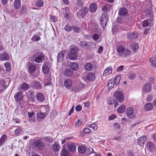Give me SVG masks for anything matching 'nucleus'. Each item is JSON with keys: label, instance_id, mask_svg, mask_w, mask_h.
<instances>
[{"label": "nucleus", "instance_id": "obj_1", "mask_svg": "<svg viewBox=\"0 0 156 156\" xmlns=\"http://www.w3.org/2000/svg\"><path fill=\"white\" fill-rule=\"evenodd\" d=\"M116 51L117 55L123 58H126L131 54V52L129 49L126 48L122 45L116 47Z\"/></svg>", "mask_w": 156, "mask_h": 156}, {"label": "nucleus", "instance_id": "obj_2", "mask_svg": "<svg viewBox=\"0 0 156 156\" xmlns=\"http://www.w3.org/2000/svg\"><path fill=\"white\" fill-rule=\"evenodd\" d=\"M34 57H36L35 58V61L38 63L41 62L43 60H45L46 56L42 52L38 51L34 55Z\"/></svg>", "mask_w": 156, "mask_h": 156}, {"label": "nucleus", "instance_id": "obj_3", "mask_svg": "<svg viewBox=\"0 0 156 156\" xmlns=\"http://www.w3.org/2000/svg\"><path fill=\"white\" fill-rule=\"evenodd\" d=\"M113 96L119 103H122L124 99L123 93L120 91H116L114 93Z\"/></svg>", "mask_w": 156, "mask_h": 156}, {"label": "nucleus", "instance_id": "obj_4", "mask_svg": "<svg viewBox=\"0 0 156 156\" xmlns=\"http://www.w3.org/2000/svg\"><path fill=\"white\" fill-rule=\"evenodd\" d=\"M88 9L87 7H83L77 12V16L80 18H83L88 12Z\"/></svg>", "mask_w": 156, "mask_h": 156}, {"label": "nucleus", "instance_id": "obj_5", "mask_svg": "<svg viewBox=\"0 0 156 156\" xmlns=\"http://www.w3.org/2000/svg\"><path fill=\"white\" fill-rule=\"evenodd\" d=\"M108 19V16L106 13L102 14L100 18V23L102 27H106Z\"/></svg>", "mask_w": 156, "mask_h": 156}, {"label": "nucleus", "instance_id": "obj_6", "mask_svg": "<svg viewBox=\"0 0 156 156\" xmlns=\"http://www.w3.org/2000/svg\"><path fill=\"white\" fill-rule=\"evenodd\" d=\"M34 147L39 150H43L44 147L43 143L40 140H36L34 142Z\"/></svg>", "mask_w": 156, "mask_h": 156}, {"label": "nucleus", "instance_id": "obj_7", "mask_svg": "<svg viewBox=\"0 0 156 156\" xmlns=\"http://www.w3.org/2000/svg\"><path fill=\"white\" fill-rule=\"evenodd\" d=\"M50 66V65L48 62H45L44 63L42 67V70L44 74H47L49 72Z\"/></svg>", "mask_w": 156, "mask_h": 156}, {"label": "nucleus", "instance_id": "obj_8", "mask_svg": "<svg viewBox=\"0 0 156 156\" xmlns=\"http://www.w3.org/2000/svg\"><path fill=\"white\" fill-rule=\"evenodd\" d=\"M24 95L21 92H18L16 93L14 96V98L16 102L21 101L23 99Z\"/></svg>", "mask_w": 156, "mask_h": 156}, {"label": "nucleus", "instance_id": "obj_9", "mask_svg": "<svg viewBox=\"0 0 156 156\" xmlns=\"http://www.w3.org/2000/svg\"><path fill=\"white\" fill-rule=\"evenodd\" d=\"M66 52V50H63L60 51L58 53L57 56V59L58 62H61L63 60Z\"/></svg>", "mask_w": 156, "mask_h": 156}, {"label": "nucleus", "instance_id": "obj_10", "mask_svg": "<svg viewBox=\"0 0 156 156\" xmlns=\"http://www.w3.org/2000/svg\"><path fill=\"white\" fill-rule=\"evenodd\" d=\"M128 13V11L127 9L124 7L120 8L118 11V15L122 17L126 16Z\"/></svg>", "mask_w": 156, "mask_h": 156}, {"label": "nucleus", "instance_id": "obj_11", "mask_svg": "<svg viewBox=\"0 0 156 156\" xmlns=\"http://www.w3.org/2000/svg\"><path fill=\"white\" fill-rule=\"evenodd\" d=\"M84 87V85L82 83H79L72 87V90L75 92H77L81 90Z\"/></svg>", "mask_w": 156, "mask_h": 156}, {"label": "nucleus", "instance_id": "obj_12", "mask_svg": "<svg viewBox=\"0 0 156 156\" xmlns=\"http://www.w3.org/2000/svg\"><path fill=\"white\" fill-rule=\"evenodd\" d=\"M126 37L129 40H133L137 38V34L136 33L130 32L126 34Z\"/></svg>", "mask_w": 156, "mask_h": 156}, {"label": "nucleus", "instance_id": "obj_13", "mask_svg": "<svg viewBox=\"0 0 156 156\" xmlns=\"http://www.w3.org/2000/svg\"><path fill=\"white\" fill-rule=\"evenodd\" d=\"M98 8L97 4L95 2H93L89 6L90 12L91 13H94L96 12Z\"/></svg>", "mask_w": 156, "mask_h": 156}, {"label": "nucleus", "instance_id": "obj_14", "mask_svg": "<svg viewBox=\"0 0 156 156\" xmlns=\"http://www.w3.org/2000/svg\"><path fill=\"white\" fill-rule=\"evenodd\" d=\"M151 84L150 83H146L144 85L143 90L145 93H148L151 90Z\"/></svg>", "mask_w": 156, "mask_h": 156}, {"label": "nucleus", "instance_id": "obj_15", "mask_svg": "<svg viewBox=\"0 0 156 156\" xmlns=\"http://www.w3.org/2000/svg\"><path fill=\"white\" fill-rule=\"evenodd\" d=\"M66 147L68 150L71 152L74 151L76 150V147L74 143H71L68 144Z\"/></svg>", "mask_w": 156, "mask_h": 156}, {"label": "nucleus", "instance_id": "obj_16", "mask_svg": "<svg viewBox=\"0 0 156 156\" xmlns=\"http://www.w3.org/2000/svg\"><path fill=\"white\" fill-rule=\"evenodd\" d=\"M63 73L64 76L69 77L73 74V71L70 68H66Z\"/></svg>", "mask_w": 156, "mask_h": 156}, {"label": "nucleus", "instance_id": "obj_17", "mask_svg": "<svg viewBox=\"0 0 156 156\" xmlns=\"http://www.w3.org/2000/svg\"><path fill=\"white\" fill-rule=\"evenodd\" d=\"M72 80L69 79H67L64 80V84L66 88L69 89L72 85Z\"/></svg>", "mask_w": 156, "mask_h": 156}, {"label": "nucleus", "instance_id": "obj_18", "mask_svg": "<svg viewBox=\"0 0 156 156\" xmlns=\"http://www.w3.org/2000/svg\"><path fill=\"white\" fill-rule=\"evenodd\" d=\"M36 97L37 100L40 102L43 101L45 99L44 95L40 92H38L36 94Z\"/></svg>", "mask_w": 156, "mask_h": 156}, {"label": "nucleus", "instance_id": "obj_19", "mask_svg": "<svg viewBox=\"0 0 156 156\" xmlns=\"http://www.w3.org/2000/svg\"><path fill=\"white\" fill-rule=\"evenodd\" d=\"M147 140V137L145 136H144L138 138V144L141 146H143Z\"/></svg>", "mask_w": 156, "mask_h": 156}, {"label": "nucleus", "instance_id": "obj_20", "mask_svg": "<svg viewBox=\"0 0 156 156\" xmlns=\"http://www.w3.org/2000/svg\"><path fill=\"white\" fill-rule=\"evenodd\" d=\"M10 83L9 80H1L0 81V86H1L4 88L7 87Z\"/></svg>", "mask_w": 156, "mask_h": 156}, {"label": "nucleus", "instance_id": "obj_21", "mask_svg": "<svg viewBox=\"0 0 156 156\" xmlns=\"http://www.w3.org/2000/svg\"><path fill=\"white\" fill-rule=\"evenodd\" d=\"M79 66L78 64L74 62L71 63L69 65V68L74 71L77 70L79 68Z\"/></svg>", "mask_w": 156, "mask_h": 156}, {"label": "nucleus", "instance_id": "obj_22", "mask_svg": "<svg viewBox=\"0 0 156 156\" xmlns=\"http://www.w3.org/2000/svg\"><path fill=\"white\" fill-rule=\"evenodd\" d=\"M112 9V5L108 4L102 6L101 7V9L103 12H109Z\"/></svg>", "mask_w": 156, "mask_h": 156}, {"label": "nucleus", "instance_id": "obj_23", "mask_svg": "<svg viewBox=\"0 0 156 156\" xmlns=\"http://www.w3.org/2000/svg\"><path fill=\"white\" fill-rule=\"evenodd\" d=\"M36 69V66L34 65L31 64L29 66L28 68L29 73L31 74V76H34V75L33 74V73L34 72Z\"/></svg>", "mask_w": 156, "mask_h": 156}, {"label": "nucleus", "instance_id": "obj_24", "mask_svg": "<svg viewBox=\"0 0 156 156\" xmlns=\"http://www.w3.org/2000/svg\"><path fill=\"white\" fill-rule=\"evenodd\" d=\"M86 78L88 80L93 81L95 80V75L94 73H90L86 76Z\"/></svg>", "mask_w": 156, "mask_h": 156}, {"label": "nucleus", "instance_id": "obj_25", "mask_svg": "<svg viewBox=\"0 0 156 156\" xmlns=\"http://www.w3.org/2000/svg\"><path fill=\"white\" fill-rule=\"evenodd\" d=\"M112 67L111 66L107 68L104 71L103 75L104 76H105L111 74L112 72Z\"/></svg>", "mask_w": 156, "mask_h": 156}, {"label": "nucleus", "instance_id": "obj_26", "mask_svg": "<svg viewBox=\"0 0 156 156\" xmlns=\"http://www.w3.org/2000/svg\"><path fill=\"white\" fill-rule=\"evenodd\" d=\"M21 4V0H15L13 4L14 8L15 9H18L20 8Z\"/></svg>", "mask_w": 156, "mask_h": 156}, {"label": "nucleus", "instance_id": "obj_27", "mask_svg": "<svg viewBox=\"0 0 156 156\" xmlns=\"http://www.w3.org/2000/svg\"><path fill=\"white\" fill-rule=\"evenodd\" d=\"M77 57V54L72 53L71 52L69 53L68 54V58L71 60H75L76 59Z\"/></svg>", "mask_w": 156, "mask_h": 156}, {"label": "nucleus", "instance_id": "obj_28", "mask_svg": "<svg viewBox=\"0 0 156 156\" xmlns=\"http://www.w3.org/2000/svg\"><path fill=\"white\" fill-rule=\"evenodd\" d=\"M147 147L148 150L150 151L154 150L155 148L154 144L151 142H149L147 143Z\"/></svg>", "mask_w": 156, "mask_h": 156}, {"label": "nucleus", "instance_id": "obj_29", "mask_svg": "<svg viewBox=\"0 0 156 156\" xmlns=\"http://www.w3.org/2000/svg\"><path fill=\"white\" fill-rule=\"evenodd\" d=\"M91 45V43L90 42H87L85 41H82L80 42V45L81 47H89Z\"/></svg>", "mask_w": 156, "mask_h": 156}, {"label": "nucleus", "instance_id": "obj_30", "mask_svg": "<svg viewBox=\"0 0 156 156\" xmlns=\"http://www.w3.org/2000/svg\"><path fill=\"white\" fill-rule=\"evenodd\" d=\"M7 138V136L6 135L3 134L2 135L0 139V147L4 144Z\"/></svg>", "mask_w": 156, "mask_h": 156}, {"label": "nucleus", "instance_id": "obj_31", "mask_svg": "<svg viewBox=\"0 0 156 156\" xmlns=\"http://www.w3.org/2000/svg\"><path fill=\"white\" fill-rule=\"evenodd\" d=\"M93 65L91 63L88 62L84 65V68L86 70L90 71L93 68Z\"/></svg>", "mask_w": 156, "mask_h": 156}, {"label": "nucleus", "instance_id": "obj_32", "mask_svg": "<svg viewBox=\"0 0 156 156\" xmlns=\"http://www.w3.org/2000/svg\"><path fill=\"white\" fill-rule=\"evenodd\" d=\"M33 86L34 88L37 89H40L41 87L40 83L37 81H34L33 82Z\"/></svg>", "mask_w": 156, "mask_h": 156}, {"label": "nucleus", "instance_id": "obj_33", "mask_svg": "<svg viewBox=\"0 0 156 156\" xmlns=\"http://www.w3.org/2000/svg\"><path fill=\"white\" fill-rule=\"evenodd\" d=\"M70 52L72 53L77 54L79 51L78 48L76 46H73L71 47L69 49Z\"/></svg>", "mask_w": 156, "mask_h": 156}, {"label": "nucleus", "instance_id": "obj_34", "mask_svg": "<svg viewBox=\"0 0 156 156\" xmlns=\"http://www.w3.org/2000/svg\"><path fill=\"white\" fill-rule=\"evenodd\" d=\"M35 113L34 112H32L31 113L28 112V115L29 118V121L30 122H34L35 120L33 115H34Z\"/></svg>", "mask_w": 156, "mask_h": 156}, {"label": "nucleus", "instance_id": "obj_35", "mask_svg": "<svg viewBox=\"0 0 156 156\" xmlns=\"http://www.w3.org/2000/svg\"><path fill=\"white\" fill-rule=\"evenodd\" d=\"M86 151V147L84 146H80L78 147V152L81 154L84 153Z\"/></svg>", "mask_w": 156, "mask_h": 156}, {"label": "nucleus", "instance_id": "obj_36", "mask_svg": "<svg viewBox=\"0 0 156 156\" xmlns=\"http://www.w3.org/2000/svg\"><path fill=\"white\" fill-rule=\"evenodd\" d=\"M9 58V56L7 54L5 53L0 55V59L2 61L8 60Z\"/></svg>", "mask_w": 156, "mask_h": 156}, {"label": "nucleus", "instance_id": "obj_37", "mask_svg": "<svg viewBox=\"0 0 156 156\" xmlns=\"http://www.w3.org/2000/svg\"><path fill=\"white\" fill-rule=\"evenodd\" d=\"M121 77V76L120 75H117L115 77L114 83L115 84L116 86L118 85L119 83L120 82Z\"/></svg>", "mask_w": 156, "mask_h": 156}, {"label": "nucleus", "instance_id": "obj_38", "mask_svg": "<svg viewBox=\"0 0 156 156\" xmlns=\"http://www.w3.org/2000/svg\"><path fill=\"white\" fill-rule=\"evenodd\" d=\"M144 107L146 110L150 111L153 108V105L151 103H147L144 105Z\"/></svg>", "mask_w": 156, "mask_h": 156}, {"label": "nucleus", "instance_id": "obj_39", "mask_svg": "<svg viewBox=\"0 0 156 156\" xmlns=\"http://www.w3.org/2000/svg\"><path fill=\"white\" fill-rule=\"evenodd\" d=\"M125 106L122 105L118 108L117 112L119 113H122L125 111Z\"/></svg>", "mask_w": 156, "mask_h": 156}, {"label": "nucleus", "instance_id": "obj_40", "mask_svg": "<svg viewBox=\"0 0 156 156\" xmlns=\"http://www.w3.org/2000/svg\"><path fill=\"white\" fill-rule=\"evenodd\" d=\"M84 5V2L82 0H76V5L78 7H81Z\"/></svg>", "mask_w": 156, "mask_h": 156}, {"label": "nucleus", "instance_id": "obj_41", "mask_svg": "<svg viewBox=\"0 0 156 156\" xmlns=\"http://www.w3.org/2000/svg\"><path fill=\"white\" fill-rule=\"evenodd\" d=\"M69 154V151L65 149H63L60 154L61 156H68Z\"/></svg>", "mask_w": 156, "mask_h": 156}, {"label": "nucleus", "instance_id": "obj_42", "mask_svg": "<svg viewBox=\"0 0 156 156\" xmlns=\"http://www.w3.org/2000/svg\"><path fill=\"white\" fill-rule=\"evenodd\" d=\"M4 66L5 67L6 71L7 72H9L11 70V65L10 63L9 62H6L5 63Z\"/></svg>", "mask_w": 156, "mask_h": 156}, {"label": "nucleus", "instance_id": "obj_43", "mask_svg": "<svg viewBox=\"0 0 156 156\" xmlns=\"http://www.w3.org/2000/svg\"><path fill=\"white\" fill-rule=\"evenodd\" d=\"M114 83L112 80H109L108 81L107 87L109 90L112 89L114 87Z\"/></svg>", "mask_w": 156, "mask_h": 156}, {"label": "nucleus", "instance_id": "obj_44", "mask_svg": "<svg viewBox=\"0 0 156 156\" xmlns=\"http://www.w3.org/2000/svg\"><path fill=\"white\" fill-rule=\"evenodd\" d=\"M72 30L74 32L78 33L80 32V27L77 26H73Z\"/></svg>", "mask_w": 156, "mask_h": 156}, {"label": "nucleus", "instance_id": "obj_45", "mask_svg": "<svg viewBox=\"0 0 156 156\" xmlns=\"http://www.w3.org/2000/svg\"><path fill=\"white\" fill-rule=\"evenodd\" d=\"M29 96L31 99V101L34 102L35 101V97L34 95V92L31 91L29 92Z\"/></svg>", "mask_w": 156, "mask_h": 156}, {"label": "nucleus", "instance_id": "obj_46", "mask_svg": "<svg viewBox=\"0 0 156 156\" xmlns=\"http://www.w3.org/2000/svg\"><path fill=\"white\" fill-rule=\"evenodd\" d=\"M92 28L94 32H98L99 30V26L97 24L95 23L93 25Z\"/></svg>", "mask_w": 156, "mask_h": 156}, {"label": "nucleus", "instance_id": "obj_47", "mask_svg": "<svg viewBox=\"0 0 156 156\" xmlns=\"http://www.w3.org/2000/svg\"><path fill=\"white\" fill-rule=\"evenodd\" d=\"M52 148L55 151H58L60 148V146L58 144H54L52 145Z\"/></svg>", "mask_w": 156, "mask_h": 156}, {"label": "nucleus", "instance_id": "obj_48", "mask_svg": "<svg viewBox=\"0 0 156 156\" xmlns=\"http://www.w3.org/2000/svg\"><path fill=\"white\" fill-rule=\"evenodd\" d=\"M72 28L73 26H70L67 24L65 26L64 29L67 32H70L72 30Z\"/></svg>", "mask_w": 156, "mask_h": 156}, {"label": "nucleus", "instance_id": "obj_49", "mask_svg": "<svg viewBox=\"0 0 156 156\" xmlns=\"http://www.w3.org/2000/svg\"><path fill=\"white\" fill-rule=\"evenodd\" d=\"M21 88L23 90H25L28 88V85L26 83L23 82L21 85Z\"/></svg>", "mask_w": 156, "mask_h": 156}, {"label": "nucleus", "instance_id": "obj_50", "mask_svg": "<svg viewBox=\"0 0 156 156\" xmlns=\"http://www.w3.org/2000/svg\"><path fill=\"white\" fill-rule=\"evenodd\" d=\"M37 116L38 118L41 119L45 118L46 115L45 113L39 112V113H37Z\"/></svg>", "mask_w": 156, "mask_h": 156}, {"label": "nucleus", "instance_id": "obj_51", "mask_svg": "<svg viewBox=\"0 0 156 156\" xmlns=\"http://www.w3.org/2000/svg\"><path fill=\"white\" fill-rule=\"evenodd\" d=\"M44 4V2L42 0H39L36 2L35 5L37 7H41L43 6Z\"/></svg>", "mask_w": 156, "mask_h": 156}, {"label": "nucleus", "instance_id": "obj_52", "mask_svg": "<svg viewBox=\"0 0 156 156\" xmlns=\"http://www.w3.org/2000/svg\"><path fill=\"white\" fill-rule=\"evenodd\" d=\"M44 139L46 142L48 143H51L53 142V139L50 136L45 137L44 138Z\"/></svg>", "mask_w": 156, "mask_h": 156}, {"label": "nucleus", "instance_id": "obj_53", "mask_svg": "<svg viewBox=\"0 0 156 156\" xmlns=\"http://www.w3.org/2000/svg\"><path fill=\"white\" fill-rule=\"evenodd\" d=\"M138 48L139 46L137 44L135 43L132 44V48L133 51H136L138 50Z\"/></svg>", "mask_w": 156, "mask_h": 156}, {"label": "nucleus", "instance_id": "obj_54", "mask_svg": "<svg viewBox=\"0 0 156 156\" xmlns=\"http://www.w3.org/2000/svg\"><path fill=\"white\" fill-rule=\"evenodd\" d=\"M126 111L127 115L131 114L132 113H133V108L132 107H129L126 109Z\"/></svg>", "mask_w": 156, "mask_h": 156}, {"label": "nucleus", "instance_id": "obj_55", "mask_svg": "<svg viewBox=\"0 0 156 156\" xmlns=\"http://www.w3.org/2000/svg\"><path fill=\"white\" fill-rule=\"evenodd\" d=\"M41 38L40 37L35 35L31 38V40L34 41H38L41 39Z\"/></svg>", "mask_w": 156, "mask_h": 156}, {"label": "nucleus", "instance_id": "obj_56", "mask_svg": "<svg viewBox=\"0 0 156 156\" xmlns=\"http://www.w3.org/2000/svg\"><path fill=\"white\" fill-rule=\"evenodd\" d=\"M89 127L94 131L96 130L98 128L97 126L95 123H92L90 125Z\"/></svg>", "mask_w": 156, "mask_h": 156}, {"label": "nucleus", "instance_id": "obj_57", "mask_svg": "<svg viewBox=\"0 0 156 156\" xmlns=\"http://www.w3.org/2000/svg\"><path fill=\"white\" fill-rule=\"evenodd\" d=\"M116 101L114 98H111L108 101V103L109 105H112L115 103Z\"/></svg>", "mask_w": 156, "mask_h": 156}, {"label": "nucleus", "instance_id": "obj_58", "mask_svg": "<svg viewBox=\"0 0 156 156\" xmlns=\"http://www.w3.org/2000/svg\"><path fill=\"white\" fill-rule=\"evenodd\" d=\"M123 19L122 17L118 16L117 18L116 21L117 23L121 24L122 23Z\"/></svg>", "mask_w": 156, "mask_h": 156}, {"label": "nucleus", "instance_id": "obj_59", "mask_svg": "<svg viewBox=\"0 0 156 156\" xmlns=\"http://www.w3.org/2000/svg\"><path fill=\"white\" fill-rule=\"evenodd\" d=\"M99 37V35L98 34H95L92 36V38L94 41L98 40Z\"/></svg>", "mask_w": 156, "mask_h": 156}, {"label": "nucleus", "instance_id": "obj_60", "mask_svg": "<svg viewBox=\"0 0 156 156\" xmlns=\"http://www.w3.org/2000/svg\"><path fill=\"white\" fill-rule=\"evenodd\" d=\"M136 77V74L134 73H131L128 76L129 79L130 80H133Z\"/></svg>", "mask_w": 156, "mask_h": 156}, {"label": "nucleus", "instance_id": "obj_61", "mask_svg": "<svg viewBox=\"0 0 156 156\" xmlns=\"http://www.w3.org/2000/svg\"><path fill=\"white\" fill-rule=\"evenodd\" d=\"M149 24V23L148 20H145L144 21L143 24V27H144L148 26Z\"/></svg>", "mask_w": 156, "mask_h": 156}, {"label": "nucleus", "instance_id": "obj_62", "mask_svg": "<svg viewBox=\"0 0 156 156\" xmlns=\"http://www.w3.org/2000/svg\"><path fill=\"white\" fill-rule=\"evenodd\" d=\"M50 19L51 21L52 22H55L57 21V19L55 16L50 15Z\"/></svg>", "mask_w": 156, "mask_h": 156}, {"label": "nucleus", "instance_id": "obj_63", "mask_svg": "<svg viewBox=\"0 0 156 156\" xmlns=\"http://www.w3.org/2000/svg\"><path fill=\"white\" fill-rule=\"evenodd\" d=\"M82 122L79 120H77V122H75V126L76 127H79L81 124Z\"/></svg>", "mask_w": 156, "mask_h": 156}, {"label": "nucleus", "instance_id": "obj_64", "mask_svg": "<svg viewBox=\"0 0 156 156\" xmlns=\"http://www.w3.org/2000/svg\"><path fill=\"white\" fill-rule=\"evenodd\" d=\"M127 154L128 156H135L133 152L130 150H128L127 151Z\"/></svg>", "mask_w": 156, "mask_h": 156}]
</instances>
